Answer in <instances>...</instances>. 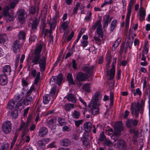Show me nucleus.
<instances>
[{
	"mask_svg": "<svg viewBox=\"0 0 150 150\" xmlns=\"http://www.w3.org/2000/svg\"><path fill=\"white\" fill-rule=\"evenodd\" d=\"M26 33L24 31H21L18 34V38L19 40H24L25 39Z\"/></svg>",
	"mask_w": 150,
	"mask_h": 150,
	"instance_id": "obj_33",
	"label": "nucleus"
},
{
	"mask_svg": "<svg viewBox=\"0 0 150 150\" xmlns=\"http://www.w3.org/2000/svg\"><path fill=\"white\" fill-rule=\"evenodd\" d=\"M103 28L107 27L110 21V16L109 15H105L103 17Z\"/></svg>",
	"mask_w": 150,
	"mask_h": 150,
	"instance_id": "obj_23",
	"label": "nucleus"
},
{
	"mask_svg": "<svg viewBox=\"0 0 150 150\" xmlns=\"http://www.w3.org/2000/svg\"><path fill=\"white\" fill-rule=\"evenodd\" d=\"M38 23V21L37 18H35L33 20L32 23V33H33L35 31Z\"/></svg>",
	"mask_w": 150,
	"mask_h": 150,
	"instance_id": "obj_25",
	"label": "nucleus"
},
{
	"mask_svg": "<svg viewBox=\"0 0 150 150\" xmlns=\"http://www.w3.org/2000/svg\"><path fill=\"white\" fill-rule=\"evenodd\" d=\"M71 141L67 139H64L62 140L61 145L63 146H68L70 145Z\"/></svg>",
	"mask_w": 150,
	"mask_h": 150,
	"instance_id": "obj_37",
	"label": "nucleus"
},
{
	"mask_svg": "<svg viewBox=\"0 0 150 150\" xmlns=\"http://www.w3.org/2000/svg\"><path fill=\"white\" fill-rule=\"evenodd\" d=\"M74 35V32L73 31H72L71 32V34L67 37V40L68 41H70L71 39L73 38Z\"/></svg>",
	"mask_w": 150,
	"mask_h": 150,
	"instance_id": "obj_61",
	"label": "nucleus"
},
{
	"mask_svg": "<svg viewBox=\"0 0 150 150\" xmlns=\"http://www.w3.org/2000/svg\"><path fill=\"white\" fill-rule=\"evenodd\" d=\"M56 91V87H53L51 89L50 92V95L52 96L53 98H55L56 97L57 95H55Z\"/></svg>",
	"mask_w": 150,
	"mask_h": 150,
	"instance_id": "obj_40",
	"label": "nucleus"
},
{
	"mask_svg": "<svg viewBox=\"0 0 150 150\" xmlns=\"http://www.w3.org/2000/svg\"><path fill=\"white\" fill-rule=\"evenodd\" d=\"M94 68V65L90 66L88 64H83L81 66L82 70L86 73V75L89 76L92 75Z\"/></svg>",
	"mask_w": 150,
	"mask_h": 150,
	"instance_id": "obj_4",
	"label": "nucleus"
},
{
	"mask_svg": "<svg viewBox=\"0 0 150 150\" xmlns=\"http://www.w3.org/2000/svg\"><path fill=\"white\" fill-rule=\"evenodd\" d=\"M29 125L28 123H27L26 125L25 123L24 122H22L21 123V125L20 127L19 128V130H22L23 128H26L28 129Z\"/></svg>",
	"mask_w": 150,
	"mask_h": 150,
	"instance_id": "obj_49",
	"label": "nucleus"
},
{
	"mask_svg": "<svg viewBox=\"0 0 150 150\" xmlns=\"http://www.w3.org/2000/svg\"><path fill=\"white\" fill-rule=\"evenodd\" d=\"M139 16V19L140 21H143L145 20V17L146 16L145 10L142 7L140 8Z\"/></svg>",
	"mask_w": 150,
	"mask_h": 150,
	"instance_id": "obj_21",
	"label": "nucleus"
},
{
	"mask_svg": "<svg viewBox=\"0 0 150 150\" xmlns=\"http://www.w3.org/2000/svg\"><path fill=\"white\" fill-rule=\"evenodd\" d=\"M7 37L5 34L0 35V43H4L7 40Z\"/></svg>",
	"mask_w": 150,
	"mask_h": 150,
	"instance_id": "obj_38",
	"label": "nucleus"
},
{
	"mask_svg": "<svg viewBox=\"0 0 150 150\" xmlns=\"http://www.w3.org/2000/svg\"><path fill=\"white\" fill-rule=\"evenodd\" d=\"M35 88L34 86H32L30 89L27 91L26 96H30V95L32 93V91L34 90Z\"/></svg>",
	"mask_w": 150,
	"mask_h": 150,
	"instance_id": "obj_56",
	"label": "nucleus"
},
{
	"mask_svg": "<svg viewBox=\"0 0 150 150\" xmlns=\"http://www.w3.org/2000/svg\"><path fill=\"white\" fill-rule=\"evenodd\" d=\"M22 84L23 87V89L24 90L26 91L27 89H28L27 88L28 85V83L23 79H22Z\"/></svg>",
	"mask_w": 150,
	"mask_h": 150,
	"instance_id": "obj_41",
	"label": "nucleus"
},
{
	"mask_svg": "<svg viewBox=\"0 0 150 150\" xmlns=\"http://www.w3.org/2000/svg\"><path fill=\"white\" fill-rule=\"evenodd\" d=\"M80 115L79 112L76 110H74L73 113V116L74 118L76 119H78Z\"/></svg>",
	"mask_w": 150,
	"mask_h": 150,
	"instance_id": "obj_53",
	"label": "nucleus"
},
{
	"mask_svg": "<svg viewBox=\"0 0 150 150\" xmlns=\"http://www.w3.org/2000/svg\"><path fill=\"white\" fill-rule=\"evenodd\" d=\"M99 38L98 36H95L93 37L94 39L96 41V43L98 45H100L101 42V40Z\"/></svg>",
	"mask_w": 150,
	"mask_h": 150,
	"instance_id": "obj_52",
	"label": "nucleus"
},
{
	"mask_svg": "<svg viewBox=\"0 0 150 150\" xmlns=\"http://www.w3.org/2000/svg\"><path fill=\"white\" fill-rule=\"evenodd\" d=\"M101 25V21L100 20H98L95 23V24L92 26V29L95 30L96 27Z\"/></svg>",
	"mask_w": 150,
	"mask_h": 150,
	"instance_id": "obj_48",
	"label": "nucleus"
},
{
	"mask_svg": "<svg viewBox=\"0 0 150 150\" xmlns=\"http://www.w3.org/2000/svg\"><path fill=\"white\" fill-rule=\"evenodd\" d=\"M138 121L135 119H127L126 121V125L128 128H132L137 125Z\"/></svg>",
	"mask_w": 150,
	"mask_h": 150,
	"instance_id": "obj_8",
	"label": "nucleus"
},
{
	"mask_svg": "<svg viewBox=\"0 0 150 150\" xmlns=\"http://www.w3.org/2000/svg\"><path fill=\"white\" fill-rule=\"evenodd\" d=\"M23 47V44L18 40L14 41L12 46V48L14 52L16 53L20 52V49Z\"/></svg>",
	"mask_w": 150,
	"mask_h": 150,
	"instance_id": "obj_7",
	"label": "nucleus"
},
{
	"mask_svg": "<svg viewBox=\"0 0 150 150\" xmlns=\"http://www.w3.org/2000/svg\"><path fill=\"white\" fill-rule=\"evenodd\" d=\"M117 23V21L116 19L112 21L110 24V31L111 32H112L116 28Z\"/></svg>",
	"mask_w": 150,
	"mask_h": 150,
	"instance_id": "obj_32",
	"label": "nucleus"
},
{
	"mask_svg": "<svg viewBox=\"0 0 150 150\" xmlns=\"http://www.w3.org/2000/svg\"><path fill=\"white\" fill-rule=\"evenodd\" d=\"M136 0H130L128 5V8L132 9L133 5L135 4Z\"/></svg>",
	"mask_w": 150,
	"mask_h": 150,
	"instance_id": "obj_57",
	"label": "nucleus"
},
{
	"mask_svg": "<svg viewBox=\"0 0 150 150\" xmlns=\"http://www.w3.org/2000/svg\"><path fill=\"white\" fill-rule=\"evenodd\" d=\"M116 62V59H114V61L112 64V67L110 70V74L109 79L110 80H112L114 78L115 73V65Z\"/></svg>",
	"mask_w": 150,
	"mask_h": 150,
	"instance_id": "obj_15",
	"label": "nucleus"
},
{
	"mask_svg": "<svg viewBox=\"0 0 150 150\" xmlns=\"http://www.w3.org/2000/svg\"><path fill=\"white\" fill-rule=\"evenodd\" d=\"M144 104H132L130 110L132 115H135V118L139 117V112L142 113L143 110Z\"/></svg>",
	"mask_w": 150,
	"mask_h": 150,
	"instance_id": "obj_3",
	"label": "nucleus"
},
{
	"mask_svg": "<svg viewBox=\"0 0 150 150\" xmlns=\"http://www.w3.org/2000/svg\"><path fill=\"white\" fill-rule=\"evenodd\" d=\"M11 116L13 118H16L18 115V112L16 108L13 110H11Z\"/></svg>",
	"mask_w": 150,
	"mask_h": 150,
	"instance_id": "obj_39",
	"label": "nucleus"
},
{
	"mask_svg": "<svg viewBox=\"0 0 150 150\" xmlns=\"http://www.w3.org/2000/svg\"><path fill=\"white\" fill-rule=\"evenodd\" d=\"M57 122V119L55 117H53L47 122V126L49 127L54 124H56Z\"/></svg>",
	"mask_w": 150,
	"mask_h": 150,
	"instance_id": "obj_31",
	"label": "nucleus"
},
{
	"mask_svg": "<svg viewBox=\"0 0 150 150\" xmlns=\"http://www.w3.org/2000/svg\"><path fill=\"white\" fill-rule=\"evenodd\" d=\"M24 95V93L22 92L21 94L15 95L14 97V99L10 100L8 103H21Z\"/></svg>",
	"mask_w": 150,
	"mask_h": 150,
	"instance_id": "obj_6",
	"label": "nucleus"
},
{
	"mask_svg": "<svg viewBox=\"0 0 150 150\" xmlns=\"http://www.w3.org/2000/svg\"><path fill=\"white\" fill-rule=\"evenodd\" d=\"M101 96L98 92H96L94 94V96L92 98L91 101L92 103H97L100 102L101 100Z\"/></svg>",
	"mask_w": 150,
	"mask_h": 150,
	"instance_id": "obj_17",
	"label": "nucleus"
},
{
	"mask_svg": "<svg viewBox=\"0 0 150 150\" xmlns=\"http://www.w3.org/2000/svg\"><path fill=\"white\" fill-rule=\"evenodd\" d=\"M39 8L37 7L36 8L35 6H32L30 8L29 11L30 13L33 15L34 14L36 13H38L39 12Z\"/></svg>",
	"mask_w": 150,
	"mask_h": 150,
	"instance_id": "obj_35",
	"label": "nucleus"
},
{
	"mask_svg": "<svg viewBox=\"0 0 150 150\" xmlns=\"http://www.w3.org/2000/svg\"><path fill=\"white\" fill-rule=\"evenodd\" d=\"M112 57L111 56V52L110 51L108 50L106 54V60L107 61H111Z\"/></svg>",
	"mask_w": 150,
	"mask_h": 150,
	"instance_id": "obj_51",
	"label": "nucleus"
},
{
	"mask_svg": "<svg viewBox=\"0 0 150 150\" xmlns=\"http://www.w3.org/2000/svg\"><path fill=\"white\" fill-rule=\"evenodd\" d=\"M88 78L87 75L82 72H79L76 75V80L79 81H84L86 80Z\"/></svg>",
	"mask_w": 150,
	"mask_h": 150,
	"instance_id": "obj_11",
	"label": "nucleus"
},
{
	"mask_svg": "<svg viewBox=\"0 0 150 150\" xmlns=\"http://www.w3.org/2000/svg\"><path fill=\"white\" fill-rule=\"evenodd\" d=\"M67 80L68 81L69 83L71 85H75V83L74 81L72 75L71 74H69L67 76Z\"/></svg>",
	"mask_w": 150,
	"mask_h": 150,
	"instance_id": "obj_36",
	"label": "nucleus"
},
{
	"mask_svg": "<svg viewBox=\"0 0 150 150\" xmlns=\"http://www.w3.org/2000/svg\"><path fill=\"white\" fill-rule=\"evenodd\" d=\"M74 104H66L64 105V108L66 111H69L74 108Z\"/></svg>",
	"mask_w": 150,
	"mask_h": 150,
	"instance_id": "obj_34",
	"label": "nucleus"
},
{
	"mask_svg": "<svg viewBox=\"0 0 150 150\" xmlns=\"http://www.w3.org/2000/svg\"><path fill=\"white\" fill-rule=\"evenodd\" d=\"M66 98L69 102L74 103L76 102V98L73 94L69 93L66 96Z\"/></svg>",
	"mask_w": 150,
	"mask_h": 150,
	"instance_id": "obj_27",
	"label": "nucleus"
},
{
	"mask_svg": "<svg viewBox=\"0 0 150 150\" xmlns=\"http://www.w3.org/2000/svg\"><path fill=\"white\" fill-rule=\"evenodd\" d=\"M131 9L128 8V11L126 20V21H129L131 13Z\"/></svg>",
	"mask_w": 150,
	"mask_h": 150,
	"instance_id": "obj_55",
	"label": "nucleus"
},
{
	"mask_svg": "<svg viewBox=\"0 0 150 150\" xmlns=\"http://www.w3.org/2000/svg\"><path fill=\"white\" fill-rule=\"evenodd\" d=\"M80 4V3H76L73 11L72 13L74 15L77 13L79 8L81 6Z\"/></svg>",
	"mask_w": 150,
	"mask_h": 150,
	"instance_id": "obj_43",
	"label": "nucleus"
},
{
	"mask_svg": "<svg viewBox=\"0 0 150 150\" xmlns=\"http://www.w3.org/2000/svg\"><path fill=\"white\" fill-rule=\"evenodd\" d=\"M123 129L122 121H119L117 122L115 127V133H117L116 134H118L119 132L123 131Z\"/></svg>",
	"mask_w": 150,
	"mask_h": 150,
	"instance_id": "obj_13",
	"label": "nucleus"
},
{
	"mask_svg": "<svg viewBox=\"0 0 150 150\" xmlns=\"http://www.w3.org/2000/svg\"><path fill=\"white\" fill-rule=\"evenodd\" d=\"M82 89L87 92H89L90 90V84L87 83L83 85L82 87Z\"/></svg>",
	"mask_w": 150,
	"mask_h": 150,
	"instance_id": "obj_45",
	"label": "nucleus"
},
{
	"mask_svg": "<svg viewBox=\"0 0 150 150\" xmlns=\"http://www.w3.org/2000/svg\"><path fill=\"white\" fill-rule=\"evenodd\" d=\"M106 138V137L103 132H101L100 134V137L98 140L99 141L101 142L104 141Z\"/></svg>",
	"mask_w": 150,
	"mask_h": 150,
	"instance_id": "obj_50",
	"label": "nucleus"
},
{
	"mask_svg": "<svg viewBox=\"0 0 150 150\" xmlns=\"http://www.w3.org/2000/svg\"><path fill=\"white\" fill-rule=\"evenodd\" d=\"M119 149L121 150H125L127 145L125 142L122 139H119L117 142Z\"/></svg>",
	"mask_w": 150,
	"mask_h": 150,
	"instance_id": "obj_14",
	"label": "nucleus"
},
{
	"mask_svg": "<svg viewBox=\"0 0 150 150\" xmlns=\"http://www.w3.org/2000/svg\"><path fill=\"white\" fill-rule=\"evenodd\" d=\"M48 132V129L45 127H43L40 129L39 132V136L41 137H45Z\"/></svg>",
	"mask_w": 150,
	"mask_h": 150,
	"instance_id": "obj_19",
	"label": "nucleus"
},
{
	"mask_svg": "<svg viewBox=\"0 0 150 150\" xmlns=\"http://www.w3.org/2000/svg\"><path fill=\"white\" fill-rule=\"evenodd\" d=\"M25 11L23 9L19 10L17 13L18 18L19 21L22 22L25 18Z\"/></svg>",
	"mask_w": 150,
	"mask_h": 150,
	"instance_id": "obj_18",
	"label": "nucleus"
},
{
	"mask_svg": "<svg viewBox=\"0 0 150 150\" xmlns=\"http://www.w3.org/2000/svg\"><path fill=\"white\" fill-rule=\"evenodd\" d=\"M40 72H38L37 74L35 79L34 81V83L37 84L40 79Z\"/></svg>",
	"mask_w": 150,
	"mask_h": 150,
	"instance_id": "obj_54",
	"label": "nucleus"
},
{
	"mask_svg": "<svg viewBox=\"0 0 150 150\" xmlns=\"http://www.w3.org/2000/svg\"><path fill=\"white\" fill-rule=\"evenodd\" d=\"M63 79V76L62 74H59L57 76H53L50 79L49 83L52 85H54L56 83L59 86L61 83Z\"/></svg>",
	"mask_w": 150,
	"mask_h": 150,
	"instance_id": "obj_5",
	"label": "nucleus"
},
{
	"mask_svg": "<svg viewBox=\"0 0 150 150\" xmlns=\"http://www.w3.org/2000/svg\"><path fill=\"white\" fill-rule=\"evenodd\" d=\"M9 146L8 144H3L0 146V150H8Z\"/></svg>",
	"mask_w": 150,
	"mask_h": 150,
	"instance_id": "obj_46",
	"label": "nucleus"
},
{
	"mask_svg": "<svg viewBox=\"0 0 150 150\" xmlns=\"http://www.w3.org/2000/svg\"><path fill=\"white\" fill-rule=\"evenodd\" d=\"M83 122V120H78L77 121H75V125L77 127H78L79 126V125L81 124Z\"/></svg>",
	"mask_w": 150,
	"mask_h": 150,
	"instance_id": "obj_64",
	"label": "nucleus"
},
{
	"mask_svg": "<svg viewBox=\"0 0 150 150\" xmlns=\"http://www.w3.org/2000/svg\"><path fill=\"white\" fill-rule=\"evenodd\" d=\"M68 27V25L67 23V21L63 22L61 26L62 28L64 30L66 29Z\"/></svg>",
	"mask_w": 150,
	"mask_h": 150,
	"instance_id": "obj_58",
	"label": "nucleus"
},
{
	"mask_svg": "<svg viewBox=\"0 0 150 150\" xmlns=\"http://www.w3.org/2000/svg\"><path fill=\"white\" fill-rule=\"evenodd\" d=\"M42 45H39L36 47L34 53V56L31 61V63L33 65L39 64L40 70L41 72H43L45 70L46 64L47 54L41 57V52L42 50Z\"/></svg>",
	"mask_w": 150,
	"mask_h": 150,
	"instance_id": "obj_1",
	"label": "nucleus"
},
{
	"mask_svg": "<svg viewBox=\"0 0 150 150\" xmlns=\"http://www.w3.org/2000/svg\"><path fill=\"white\" fill-rule=\"evenodd\" d=\"M132 92L133 93L134 96L137 95H140L142 94L141 91H140L139 88H137L136 91L135 90H132Z\"/></svg>",
	"mask_w": 150,
	"mask_h": 150,
	"instance_id": "obj_47",
	"label": "nucleus"
},
{
	"mask_svg": "<svg viewBox=\"0 0 150 150\" xmlns=\"http://www.w3.org/2000/svg\"><path fill=\"white\" fill-rule=\"evenodd\" d=\"M2 128L5 133L10 132L11 129V123L10 121H8L4 123L2 126Z\"/></svg>",
	"mask_w": 150,
	"mask_h": 150,
	"instance_id": "obj_10",
	"label": "nucleus"
},
{
	"mask_svg": "<svg viewBox=\"0 0 150 150\" xmlns=\"http://www.w3.org/2000/svg\"><path fill=\"white\" fill-rule=\"evenodd\" d=\"M21 104H7V108L12 110H14L15 108L17 109H18V106H21L22 105H21Z\"/></svg>",
	"mask_w": 150,
	"mask_h": 150,
	"instance_id": "obj_28",
	"label": "nucleus"
},
{
	"mask_svg": "<svg viewBox=\"0 0 150 150\" xmlns=\"http://www.w3.org/2000/svg\"><path fill=\"white\" fill-rule=\"evenodd\" d=\"M96 32L98 37L103 38V37L104 34L101 25H100L99 26L97 27Z\"/></svg>",
	"mask_w": 150,
	"mask_h": 150,
	"instance_id": "obj_26",
	"label": "nucleus"
},
{
	"mask_svg": "<svg viewBox=\"0 0 150 150\" xmlns=\"http://www.w3.org/2000/svg\"><path fill=\"white\" fill-rule=\"evenodd\" d=\"M49 141V140L48 138L43 139L39 140L38 142V145L40 147L42 150H44V149L45 147V144Z\"/></svg>",
	"mask_w": 150,
	"mask_h": 150,
	"instance_id": "obj_16",
	"label": "nucleus"
},
{
	"mask_svg": "<svg viewBox=\"0 0 150 150\" xmlns=\"http://www.w3.org/2000/svg\"><path fill=\"white\" fill-rule=\"evenodd\" d=\"M50 96L47 94L44 96H43V103H48L50 100Z\"/></svg>",
	"mask_w": 150,
	"mask_h": 150,
	"instance_id": "obj_44",
	"label": "nucleus"
},
{
	"mask_svg": "<svg viewBox=\"0 0 150 150\" xmlns=\"http://www.w3.org/2000/svg\"><path fill=\"white\" fill-rule=\"evenodd\" d=\"M108 63L106 64L105 66V69L107 70L106 72L107 75H108L109 74V68L110 64L111 63V61H107Z\"/></svg>",
	"mask_w": 150,
	"mask_h": 150,
	"instance_id": "obj_62",
	"label": "nucleus"
},
{
	"mask_svg": "<svg viewBox=\"0 0 150 150\" xmlns=\"http://www.w3.org/2000/svg\"><path fill=\"white\" fill-rule=\"evenodd\" d=\"M58 122L59 125L60 126H63L66 124V122L65 121V120L62 117H59L58 119Z\"/></svg>",
	"mask_w": 150,
	"mask_h": 150,
	"instance_id": "obj_42",
	"label": "nucleus"
},
{
	"mask_svg": "<svg viewBox=\"0 0 150 150\" xmlns=\"http://www.w3.org/2000/svg\"><path fill=\"white\" fill-rule=\"evenodd\" d=\"M121 40V39L120 38H118L116 41L114 43L112 48V50L113 51H115L116 50V48L120 43Z\"/></svg>",
	"mask_w": 150,
	"mask_h": 150,
	"instance_id": "obj_29",
	"label": "nucleus"
},
{
	"mask_svg": "<svg viewBox=\"0 0 150 150\" xmlns=\"http://www.w3.org/2000/svg\"><path fill=\"white\" fill-rule=\"evenodd\" d=\"M33 99L31 96H26L24 99H23L22 102L23 103H33Z\"/></svg>",
	"mask_w": 150,
	"mask_h": 150,
	"instance_id": "obj_30",
	"label": "nucleus"
},
{
	"mask_svg": "<svg viewBox=\"0 0 150 150\" xmlns=\"http://www.w3.org/2000/svg\"><path fill=\"white\" fill-rule=\"evenodd\" d=\"M17 3L12 2L10 3L9 5L10 9H13L15 7Z\"/></svg>",
	"mask_w": 150,
	"mask_h": 150,
	"instance_id": "obj_60",
	"label": "nucleus"
},
{
	"mask_svg": "<svg viewBox=\"0 0 150 150\" xmlns=\"http://www.w3.org/2000/svg\"><path fill=\"white\" fill-rule=\"evenodd\" d=\"M10 8L8 6H6L3 8L2 13L3 15L5 17L6 21L7 22L13 21L15 19L14 16V12L11 10V13L9 14V11Z\"/></svg>",
	"mask_w": 150,
	"mask_h": 150,
	"instance_id": "obj_2",
	"label": "nucleus"
},
{
	"mask_svg": "<svg viewBox=\"0 0 150 150\" xmlns=\"http://www.w3.org/2000/svg\"><path fill=\"white\" fill-rule=\"evenodd\" d=\"M88 107L91 109L92 114L95 115L98 113L99 111L98 105L97 104H89Z\"/></svg>",
	"mask_w": 150,
	"mask_h": 150,
	"instance_id": "obj_12",
	"label": "nucleus"
},
{
	"mask_svg": "<svg viewBox=\"0 0 150 150\" xmlns=\"http://www.w3.org/2000/svg\"><path fill=\"white\" fill-rule=\"evenodd\" d=\"M81 43L82 44V46L84 48L87 46L88 44V42L87 40H82L81 41Z\"/></svg>",
	"mask_w": 150,
	"mask_h": 150,
	"instance_id": "obj_63",
	"label": "nucleus"
},
{
	"mask_svg": "<svg viewBox=\"0 0 150 150\" xmlns=\"http://www.w3.org/2000/svg\"><path fill=\"white\" fill-rule=\"evenodd\" d=\"M11 67L9 65H5L2 68V72L4 74H3L6 75H10L11 74Z\"/></svg>",
	"mask_w": 150,
	"mask_h": 150,
	"instance_id": "obj_20",
	"label": "nucleus"
},
{
	"mask_svg": "<svg viewBox=\"0 0 150 150\" xmlns=\"http://www.w3.org/2000/svg\"><path fill=\"white\" fill-rule=\"evenodd\" d=\"M105 145L108 146H112V143L111 141L109 140L106 139L104 142Z\"/></svg>",
	"mask_w": 150,
	"mask_h": 150,
	"instance_id": "obj_59",
	"label": "nucleus"
},
{
	"mask_svg": "<svg viewBox=\"0 0 150 150\" xmlns=\"http://www.w3.org/2000/svg\"><path fill=\"white\" fill-rule=\"evenodd\" d=\"M8 82L7 77L6 75L1 74L0 75V85L4 86L6 85Z\"/></svg>",
	"mask_w": 150,
	"mask_h": 150,
	"instance_id": "obj_22",
	"label": "nucleus"
},
{
	"mask_svg": "<svg viewBox=\"0 0 150 150\" xmlns=\"http://www.w3.org/2000/svg\"><path fill=\"white\" fill-rule=\"evenodd\" d=\"M59 17V13L57 11H56L55 13L54 17L53 18L51 22L49 23L50 28L52 30L54 29L56 27L57 19Z\"/></svg>",
	"mask_w": 150,
	"mask_h": 150,
	"instance_id": "obj_9",
	"label": "nucleus"
},
{
	"mask_svg": "<svg viewBox=\"0 0 150 150\" xmlns=\"http://www.w3.org/2000/svg\"><path fill=\"white\" fill-rule=\"evenodd\" d=\"M92 125V124L89 122H86L84 124V128L86 132L88 133L90 132Z\"/></svg>",
	"mask_w": 150,
	"mask_h": 150,
	"instance_id": "obj_24",
	"label": "nucleus"
}]
</instances>
